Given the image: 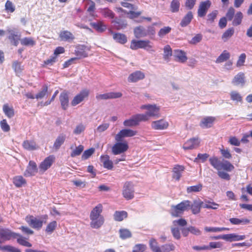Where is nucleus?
Here are the masks:
<instances>
[{"mask_svg":"<svg viewBox=\"0 0 252 252\" xmlns=\"http://www.w3.org/2000/svg\"><path fill=\"white\" fill-rule=\"evenodd\" d=\"M102 210V205L98 204L91 212L90 215V225L92 228L98 229L104 223V218L101 215Z\"/></svg>","mask_w":252,"mask_h":252,"instance_id":"nucleus-1","label":"nucleus"},{"mask_svg":"<svg viewBox=\"0 0 252 252\" xmlns=\"http://www.w3.org/2000/svg\"><path fill=\"white\" fill-rule=\"evenodd\" d=\"M209 161L211 165L217 170L223 169L230 172L234 169V166L229 161L227 160L220 161L216 157L210 158Z\"/></svg>","mask_w":252,"mask_h":252,"instance_id":"nucleus-2","label":"nucleus"},{"mask_svg":"<svg viewBox=\"0 0 252 252\" xmlns=\"http://www.w3.org/2000/svg\"><path fill=\"white\" fill-rule=\"evenodd\" d=\"M140 109L147 110L145 114H140L146 116L147 119L144 120V122L148 121L149 117L158 118L160 116V107L155 104L142 105L140 106Z\"/></svg>","mask_w":252,"mask_h":252,"instance_id":"nucleus-3","label":"nucleus"},{"mask_svg":"<svg viewBox=\"0 0 252 252\" xmlns=\"http://www.w3.org/2000/svg\"><path fill=\"white\" fill-rule=\"evenodd\" d=\"M149 246L153 252H170L175 249L174 245L171 243L165 244L159 247L157 240L154 238L150 240Z\"/></svg>","mask_w":252,"mask_h":252,"instance_id":"nucleus-4","label":"nucleus"},{"mask_svg":"<svg viewBox=\"0 0 252 252\" xmlns=\"http://www.w3.org/2000/svg\"><path fill=\"white\" fill-rule=\"evenodd\" d=\"M191 202L189 200H184L180 203L172 206L171 208V214L172 216L177 217L181 216L183 212L190 209Z\"/></svg>","mask_w":252,"mask_h":252,"instance_id":"nucleus-5","label":"nucleus"},{"mask_svg":"<svg viewBox=\"0 0 252 252\" xmlns=\"http://www.w3.org/2000/svg\"><path fill=\"white\" fill-rule=\"evenodd\" d=\"M47 218V215H43L41 216L40 219H37L33 216L30 215L27 216L26 217L25 220L29 225L33 228L39 229L42 227L43 223H45L46 222Z\"/></svg>","mask_w":252,"mask_h":252,"instance_id":"nucleus-6","label":"nucleus"},{"mask_svg":"<svg viewBox=\"0 0 252 252\" xmlns=\"http://www.w3.org/2000/svg\"><path fill=\"white\" fill-rule=\"evenodd\" d=\"M130 48L132 50H137L139 48L144 49L148 51L155 52L153 49V46L149 40H132L131 41Z\"/></svg>","mask_w":252,"mask_h":252,"instance_id":"nucleus-7","label":"nucleus"},{"mask_svg":"<svg viewBox=\"0 0 252 252\" xmlns=\"http://www.w3.org/2000/svg\"><path fill=\"white\" fill-rule=\"evenodd\" d=\"M146 116L137 114L131 117L129 119L125 120L123 125L126 127H134L138 126L140 122L146 120Z\"/></svg>","mask_w":252,"mask_h":252,"instance_id":"nucleus-8","label":"nucleus"},{"mask_svg":"<svg viewBox=\"0 0 252 252\" xmlns=\"http://www.w3.org/2000/svg\"><path fill=\"white\" fill-rule=\"evenodd\" d=\"M128 149L126 142H117L112 147V153L114 155H118L126 152Z\"/></svg>","mask_w":252,"mask_h":252,"instance_id":"nucleus-9","label":"nucleus"},{"mask_svg":"<svg viewBox=\"0 0 252 252\" xmlns=\"http://www.w3.org/2000/svg\"><path fill=\"white\" fill-rule=\"evenodd\" d=\"M134 187L132 183L126 182L123 187V195L127 200L131 199L134 197Z\"/></svg>","mask_w":252,"mask_h":252,"instance_id":"nucleus-10","label":"nucleus"},{"mask_svg":"<svg viewBox=\"0 0 252 252\" xmlns=\"http://www.w3.org/2000/svg\"><path fill=\"white\" fill-rule=\"evenodd\" d=\"M137 131L131 129H123L116 135L115 139L117 142L121 141L123 138L134 136L137 134Z\"/></svg>","mask_w":252,"mask_h":252,"instance_id":"nucleus-11","label":"nucleus"},{"mask_svg":"<svg viewBox=\"0 0 252 252\" xmlns=\"http://www.w3.org/2000/svg\"><path fill=\"white\" fill-rule=\"evenodd\" d=\"M38 171V168L36 163L30 160L26 169L24 173V176L26 177H29L34 176Z\"/></svg>","mask_w":252,"mask_h":252,"instance_id":"nucleus-12","label":"nucleus"},{"mask_svg":"<svg viewBox=\"0 0 252 252\" xmlns=\"http://www.w3.org/2000/svg\"><path fill=\"white\" fill-rule=\"evenodd\" d=\"M122 96L120 92H109L103 94H97L96 98L97 100H106L120 98Z\"/></svg>","mask_w":252,"mask_h":252,"instance_id":"nucleus-13","label":"nucleus"},{"mask_svg":"<svg viewBox=\"0 0 252 252\" xmlns=\"http://www.w3.org/2000/svg\"><path fill=\"white\" fill-rule=\"evenodd\" d=\"M16 233L12 232L8 229H1L0 230V238L2 241L10 240L12 238H16Z\"/></svg>","mask_w":252,"mask_h":252,"instance_id":"nucleus-14","label":"nucleus"},{"mask_svg":"<svg viewBox=\"0 0 252 252\" xmlns=\"http://www.w3.org/2000/svg\"><path fill=\"white\" fill-rule=\"evenodd\" d=\"M89 93V91L87 90L81 91L79 94L74 96L71 102V105L74 106L82 102L88 96Z\"/></svg>","mask_w":252,"mask_h":252,"instance_id":"nucleus-15","label":"nucleus"},{"mask_svg":"<svg viewBox=\"0 0 252 252\" xmlns=\"http://www.w3.org/2000/svg\"><path fill=\"white\" fill-rule=\"evenodd\" d=\"M169 126L168 122L164 119L153 121L151 123L152 128L155 130H163L167 128Z\"/></svg>","mask_w":252,"mask_h":252,"instance_id":"nucleus-16","label":"nucleus"},{"mask_svg":"<svg viewBox=\"0 0 252 252\" xmlns=\"http://www.w3.org/2000/svg\"><path fill=\"white\" fill-rule=\"evenodd\" d=\"M216 121V118L212 116H206L202 118L199 123V126L203 128L212 127Z\"/></svg>","mask_w":252,"mask_h":252,"instance_id":"nucleus-17","label":"nucleus"},{"mask_svg":"<svg viewBox=\"0 0 252 252\" xmlns=\"http://www.w3.org/2000/svg\"><path fill=\"white\" fill-rule=\"evenodd\" d=\"M211 2L210 0H206L200 2L198 9V16L200 17H204L211 6Z\"/></svg>","mask_w":252,"mask_h":252,"instance_id":"nucleus-18","label":"nucleus"},{"mask_svg":"<svg viewBox=\"0 0 252 252\" xmlns=\"http://www.w3.org/2000/svg\"><path fill=\"white\" fill-rule=\"evenodd\" d=\"M199 144L200 140L198 138H192L184 143L183 148L185 150H192L197 148Z\"/></svg>","mask_w":252,"mask_h":252,"instance_id":"nucleus-19","label":"nucleus"},{"mask_svg":"<svg viewBox=\"0 0 252 252\" xmlns=\"http://www.w3.org/2000/svg\"><path fill=\"white\" fill-rule=\"evenodd\" d=\"M145 78V74L141 71H136L131 73L128 77L129 82L134 83L143 80Z\"/></svg>","mask_w":252,"mask_h":252,"instance_id":"nucleus-20","label":"nucleus"},{"mask_svg":"<svg viewBox=\"0 0 252 252\" xmlns=\"http://www.w3.org/2000/svg\"><path fill=\"white\" fill-rule=\"evenodd\" d=\"M54 158L53 156H49L46 158L39 165L40 171L44 172L51 167Z\"/></svg>","mask_w":252,"mask_h":252,"instance_id":"nucleus-21","label":"nucleus"},{"mask_svg":"<svg viewBox=\"0 0 252 252\" xmlns=\"http://www.w3.org/2000/svg\"><path fill=\"white\" fill-rule=\"evenodd\" d=\"M232 83L236 86H244L245 83V74L243 72H239L236 75L232 81Z\"/></svg>","mask_w":252,"mask_h":252,"instance_id":"nucleus-22","label":"nucleus"},{"mask_svg":"<svg viewBox=\"0 0 252 252\" xmlns=\"http://www.w3.org/2000/svg\"><path fill=\"white\" fill-rule=\"evenodd\" d=\"M225 240L229 242L243 240L246 238L245 235H238L236 233L225 234Z\"/></svg>","mask_w":252,"mask_h":252,"instance_id":"nucleus-23","label":"nucleus"},{"mask_svg":"<svg viewBox=\"0 0 252 252\" xmlns=\"http://www.w3.org/2000/svg\"><path fill=\"white\" fill-rule=\"evenodd\" d=\"M134 34L137 38L144 37L147 36V31L144 27L138 26L134 28Z\"/></svg>","mask_w":252,"mask_h":252,"instance_id":"nucleus-24","label":"nucleus"},{"mask_svg":"<svg viewBox=\"0 0 252 252\" xmlns=\"http://www.w3.org/2000/svg\"><path fill=\"white\" fill-rule=\"evenodd\" d=\"M65 139V134L63 133L59 134L54 142L53 148L56 150H58L61 146L64 143Z\"/></svg>","mask_w":252,"mask_h":252,"instance_id":"nucleus-25","label":"nucleus"},{"mask_svg":"<svg viewBox=\"0 0 252 252\" xmlns=\"http://www.w3.org/2000/svg\"><path fill=\"white\" fill-rule=\"evenodd\" d=\"M100 158V161L102 163L104 168L108 169H112L113 168V162L110 160V158L108 155H102Z\"/></svg>","mask_w":252,"mask_h":252,"instance_id":"nucleus-26","label":"nucleus"},{"mask_svg":"<svg viewBox=\"0 0 252 252\" xmlns=\"http://www.w3.org/2000/svg\"><path fill=\"white\" fill-rule=\"evenodd\" d=\"M174 56L175 60L178 62L185 63L187 60L186 53L182 50H175Z\"/></svg>","mask_w":252,"mask_h":252,"instance_id":"nucleus-27","label":"nucleus"},{"mask_svg":"<svg viewBox=\"0 0 252 252\" xmlns=\"http://www.w3.org/2000/svg\"><path fill=\"white\" fill-rule=\"evenodd\" d=\"M110 32L113 34V39L117 42L124 44L127 42V37L124 34L121 33H114L111 30Z\"/></svg>","mask_w":252,"mask_h":252,"instance_id":"nucleus-28","label":"nucleus"},{"mask_svg":"<svg viewBox=\"0 0 252 252\" xmlns=\"http://www.w3.org/2000/svg\"><path fill=\"white\" fill-rule=\"evenodd\" d=\"M203 207V201L200 200H195L192 204L191 203L190 208L193 214H198L200 211V209Z\"/></svg>","mask_w":252,"mask_h":252,"instance_id":"nucleus-29","label":"nucleus"},{"mask_svg":"<svg viewBox=\"0 0 252 252\" xmlns=\"http://www.w3.org/2000/svg\"><path fill=\"white\" fill-rule=\"evenodd\" d=\"M13 183L17 188H20L27 184V181L21 175L16 176L13 178Z\"/></svg>","mask_w":252,"mask_h":252,"instance_id":"nucleus-30","label":"nucleus"},{"mask_svg":"<svg viewBox=\"0 0 252 252\" xmlns=\"http://www.w3.org/2000/svg\"><path fill=\"white\" fill-rule=\"evenodd\" d=\"M185 168L183 166L176 165L173 169V178L177 181H179L182 176V173Z\"/></svg>","mask_w":252,"mask_h":252,"instance_id":"nucleus-31","label":"nucleus"},{"mask_svg":"<svg viewBox=\"0 0 252 252\" xmlns=\"http://www.w3.org/2000/svg\"><path fill=\"white\" fill-rule=\"evenodd\" d=\"M22 145L24 149L28 151L35 150L38 148L35 142L32 140H25Z\"/></svg>","mask_w":252,"mask_h":252,"instance_id":"nucleus-32","label":"nucleus"},{"mask_svg":"<svg viewBox=\"0 0 252 252\" xmlns=\"http://www.w3.org/2000/svg\"><path fill=\"white\" fill-rule=\"evenodd\" d=\"M90 25L99 32H103L107 29V26L101 21L91 23Z\"/></svg>","mask_w":252,"mask_h":252,"instance_id":"nucleus-33","label":"nucleus"},{"mask_svg":"<svg viewBox=\"0 0 252 252\" xmlns=\"http://www.w3.org/2000/svg\"><path fill=\"white\" fill-rule=\"evenodd\" d=\"M60 100L61 103L62 108L63 109H66L68 105V95L65 92L62 93L60 95Z\"/></svg>","mask_w":252,"mask_h":252,"instance_id":"nucleus-34","label":"nucleus"},{"mask_svg":"<svg viewBox=\"0 0 252 252\" xmlns=\"http://www.w3.org/2000/svg\"><path fill=\"white\" fill-rule=\"evenodd\" d=\"M127 217V213L125 211H116L113 217L115 220L117 221H122L124 219Z\"/></svg>","mask_w":252,"mask_h":252,"instance_id":"nucleus-35","label":"nucleus"},{"mask_svg":"<svg viewBox=\"0 0 252 252\" xmlns=\"http://www.w3.org/2000/svg\"><path fill=\"white\" fill-rule=\"evenodd\" d=\"M7 31L9 34L8 37L9 39L11 40V42L14 45L17 46L19 38V35H18V32L12 30H8Z\"/></svg>","mask_w":252,"mask_h":252,"instance_id":"nucleus-36","label":"nucleus"},{"mask_svg":"<svg viewBox=\"0 0 252 252\" xmlns=\"http://www.w3.org/2000/svg\"><path fill=\"white\" fill-rule=\"evenodd\" d=\"M193 18V15L191 11H189L188 13L184 17L182 20L180 25L182 27H185L188 26L191 22Z\"/></svg>","mask_w":252,"mask_h":252,"instance_id":"nucleus-37","label":"nucleus"},{"mask_svg":"<svg viewBox=\"0 0 252 252\" xmlns=\"http://www.w3.org/2000/svg\"><path fill=\"white\" fill-rule=\"evenodd\" d=\"M4 114L8 118H11L14 115V111L12 107H10L8 104H4L2 107Z\"/></svg>","mask_w":252,"mask_h":252,"instance_id":"nucleus-38","label":"nucleus"},{"mask_svg":"<svg viewBox=\"0 0 252 252\" xmlns=\"http://www.w3.org/2000/svg\"><path fill=\"white\" fill-rule=\"evenodd\" d=\"M230 57V55L226 50H224L222 53L218 57L216 63H220L228 60Z\"/></svg>","mask_w":252,"mask_h":252,"instance_id":"nucleus-39","label":"nucleus"},{"mask_svg":"<svg viewBox=\"0 0 252 252\" xmlns=\"http://www.w3.org/2000/svg\"><path fill=\"white\" fill-rule=\"evenodd\" d=\"M230 222L235 225L246 224L250 222V220L246 218L238 219L233 218L229 219Z\"/></svg>","mask_w":252,"mask_h":252,"instance_id":"nucleus-40","label":"nucleus"},{"mask_svg":"<svg viewBox=\"0 0 252 252\" xmlns=\"http://www.w3.org/2000/svg\"><path fill=\"white\" fill-rule=\"evenodd\" d=\"M60 37L62 40L68 41L69 40H73L74 39V36L72 33L67 31H64L61 32L60 34Z\"/></svg>","mask_w":252,"mask_h":252,"instance_id":"nucleus-41","label":"nucleus"},{"mask_svg":"<svg viewBox=\"0 0 252 252\" xmlns=\"http://www.w3.org/2000/svg\"><path fill=\"white\" fill-rule=\"evenodd\" d=\"M17 234L18 235H16V238H17V241L18 243L25 247H31L32 246V244L27 241L25 237H24L19 233H17Z\"/></svg>","mask_w":252,"mask_h":252,"instance_id":"nucleus-42","label":"nucleus"},{"mask_svg":"<svg viewBox=\"0 0 252 252\" xmlns=\"http://www.w3.org/2000/svg\"><path fill=\"white\" fill-rule=\"evenodd\" d=\"M243 18V14L241 12H237L234 17V19L232 21V25L233 26H238L242 23V19Z\"/></svg>","mask_w":252,"mask_h":252,"instance_id":"nucleus-43","label":"nucleus"},{"mask_svg":"<svg viewBox=\"0 0 252 252\" xmlns=\"http://www.w3.org/2000/svg\"><path fill=\"white\" fill-rule=\"evenodd\" d=\"M234 33V29L233 28H229L222 35L221 38L223 41L226 42L230 38Z\"/></svg>","mask_w":252,"mask_h":252,"instance_id":"nucleus-44","label":"nucleus"},{"mask_svg":"<svg viewBox=\"0 0 252 252\" xmlns=\"http://www.w3.org/2000/svg\"><path fill=\"white\" fill-rule=\"evenodd\" d=\"M12 68L17 75L20 74L23 70V66L21 65V63L18 62V61L13 62Z\"/></svg>","mask_w":252,"mask_h":252,"instance_id":"nucleus-45","label":"nucleus"},{"mask_svg":"<svg viewBox=\"0 0 252 252\" xmlns=\"http://www.w3.org/2000/svg\"><path fill=\"white\" fill-rule=\"evenodd\" d=\"M202 189V185L198 184L195 186L189 187L187 189V192L188 193L197 192L201 191Z\"/></svg>","mask_w":252,"mask_h":252,"instance_id":"nucleus-46","label":"nucleus"},{"mask_svg":"<svg viewBox=\"0 0 252 252\" xmlns=\"http://www.w3.org/2000/svg\"><path fill=\"white\" fill-rule=\"evenodd\" d=\"M231 99L236 102H242V97L241 94L236 91H232L230 93Z\"/></svg>","mask_w":252,"mask_h":252,"instance_id":"nucleus-47","label":"nucleus"},{"mask_svg":"<svg viewBox=\"0 0 252 252\" xmlns=\"http://www.w3.org/2000/svg\"><path fill=\"white\" fill-rule=\"evenodd\" d=\"M48 94V86L44 85L42 89L39 91L35 96V98L37 99H42L46 96Z\"/></svg>","mask_w":252,"mask_h":252,"instance_id":"nucleus-48","label":"nucleus"},{"mask_svg":"<svg viewBox=\"0 0 252 252\" xmlns=\"http://www.w3.org/2000/svg\"><path fill=\"white\" fill-rule=\"evenodd\" d=\"M84 146L82 145H79L76 147L74 149H73L70 154V156L72 158L79 156L84 150Z\"/></svg>","mask_w":252,"mask_h":252,"instance_id":"nucleus-49","label":"nucleus"},{"mask_svg":"<svg viewBox=\"0 0 252 252\" xmlns=\"http://www.w3.org/2000/svg\"><path fill=\"white\" fill-rule=\"evenodd\" d=\"M21 43L25 46H33L35 44V41L31 37H25L21 39Z\"/></svg>","mask_w":252,"mask_h":252,"instance_id":"nucleus-50","label":"nucleus"},{"mask_svg":"<svg viewBox=\"0 0 252 252\" xmlns=\"http://www.w3.org/2000/svg\"><path fill=\"white\" fill-rule=\"evenodd\" d=\"M119 233L120 236L122 239H126L131 236V232L127 229H121L119 230Z\"/></svg>","mask_w":252,"mask_h":252,"instance_id":"nucleus-51","label":"nucleus"},{"mask_svg":"<svg viewBox=\"0 0 252 252\" xmlns=\"http://www.w3.org/2000/svg\"><path fill=\"white\" fill-rule=\"evenodd\" d=\"M86 128V126L84 125L81 123L76 126L73 130V133L75 135L80 134L83 132Z\"/></svg>","mask_w":252,"mask_h":252,"instance_id":"nucleus-52","label":"nucleus"},{"mask_svg":"<svg viewBox=\"0 0 252 252\" xmlns=\"http://www.w3.org/2000/svg\"><path fill=\"white\" fill-rule=\"evenodd\" d=\"M171 230L172 234L174 237V238L176 239L179 240L181 238V234H180V230L179 228L177 227L172 226L171 227Z\"/></svg>","mask_w":252,"mask_h":252,"instance_id":"nucleus-53","label":"nucleus"},{"mask_svg":"<svg viewBox=\"0 0 252 252\" xmlns=\"http://www.w3.org/2000/svg\"><path fill=\"white\" fill-rule=\"evenodd\" d=\"M163 51V58L164 60H166L172 56V49L170 46L166 45L164 47Z\"/></svg>","mask_w":252,"mask_h":252,"instance_id":"nucleus-54","label":"nucleus"},{"mask_svg":"<svg viewBox=\"0 0 252 252\" xmlns=\"http://www.w3.org/2000/svg\"><path fill=\"white\" fill-rule=\"evenodd\" d=\"M180 2L178 0H173L171 3L170 8L172 12H177L179 11Z\"/></svg>","mask_w":252,"mask_h":252,"instance_id":"nucleus-55","label":"nucleus"},{"mask_svg":"<svg viewBox=\"0 0 252 252\" xmlns=\"http://www.w3.org/2000/svg\"><path fill=\"white\" fill-rule=\"evenodd\" d=\"M94 152V148H91L85 151L82 155V159L86 160L88 159L93 155Z\"/></svg>","mask_w":252,"mask_h":252,"instance_id":"nucleus-56","label":"nucleus"},{"mask_svg":"<svg viewBox=\"0 0 252 252\" xmlns=\"http://www.w3.org/2000/svg\"><path fill=\"white\" fill-rule=\"evenodd\" d=\"M57 222L53 221L49 223L46 227V232L48 233H52L57 227Z\"/></svg>","mask_w":252,"mask_h":252,"instance_id":"nucleus-57","label":"nucleus"},{"mask_svg":"<svg viewBox=\"0 0 252 252\" xmlns=\"http://www.w3.org/2000/svg\"><path fill=\"white\" fill-rule=\"evenodd\" d=\"M101 14L106 18L112 19L114 17V13L108 8H104L101 10Z\"/></svg>","mask_w":252,"mask_h":252,"instance_id":"nucleus-58","label":"nucleus"},{"mask_svg":"<svg viewBox=\"0 0 252 252\" xmlns=\"http://www.w3.org/2000/svg\"><path fill=\"white\" fill-rule=\"evenodd\" d=\"M171 31V28L170 27H164L163 28H161L158 32V35L159 36L162 37L165 36L166 34L169 33Z\"/></svg>","mask_w":252,"mask_h":252,"instance_id":"nucleus-59","label":"nucleus"},{"mask_svg":"<svg viewBox=\"0 0 252 252\" xmlns=\"http://www.w3.org/2000/svg\"><path fill=\"white\" fill-rule=\"evenodd\" d=\"M146 249V246L144 244H137L133 248L132 252H144Z\"/></svg>","mask_w":252,"mask_h":252,"instance_id":"nucleus-60","label":"nucleus"},{"mask_svg":"<svg viewBox=\"0 0 252 252\" xmlns=\"http://www.w3.org/2000/svg\"><path fill=\"white\" fill-rule=\"evenodd\" d=\"M209 204L204 203V202H203V208L216 210L219 206V205L218 204H217L214 202H209Z\"/></svg>","mask_w":252,"mask_h":252,"instance_id":"nucleus-61","label":"nucleus"},{"mask_svg":"<svg viewBox=\"0 0 252 252\" xmlns=\"http://www.w3.org/2000/svg\"><path fill=\"white\" fill-rule=\"evenodd\" d=\"M208 157L209 155L207 154H198L197 157L194 159V161L198 162V160H200L201 162H204Z\"/></svg>","mask_w":252,"mask_h":252,"instance_id":"nucleus-62","label":"nucleus"},{"mask_svg":"<svg viewBox=\"0 0 252 252\" xmlns=\"http://www.w3.org/2000/svg\"><path fill=\"white\" fill-rule=\"evenodd\" d=\"M1 250L8 252H21L19 249L9 245L2 247Z\"/></svg>","mask_w":252,"mask_h":252,"instance_id":"nucleus-63","label":"nucleus"},{"mask_svg":"<svg viewBox=\"0 0 252 252\" xmlns=\"http://www.w3.org/2000/svg\"><path fill=\"white\" fill-rule=\"evenodd\" d=\"M228 142L233 146H239L240 145V141L235 136H231L229 139Z\"/></svg>","mask_w":252,"mask_h":252,"instance_id":"nucleus-64","label":"nucleus"}]
</instances>
